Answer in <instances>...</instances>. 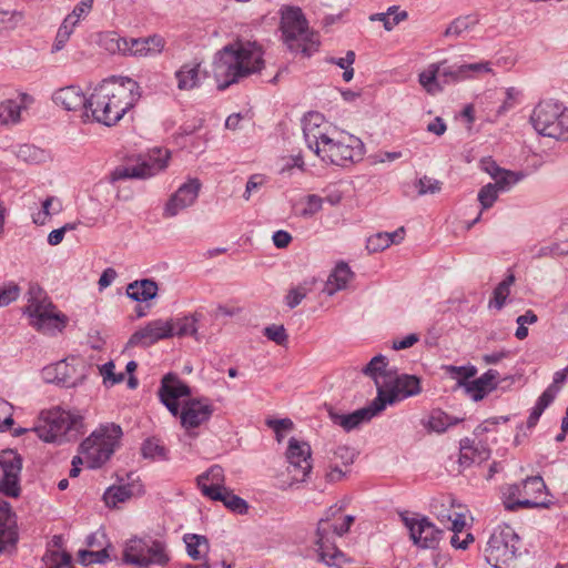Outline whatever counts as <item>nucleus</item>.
I'll return each instance as SVG.
<instances>
[{"instance_id":"obj_1","label":"nucleus","mask_w":568,"mask_h":568,"mask_svg":"<svg viewBox=\"0 0 568 568\" xmlns=\"http://www.w3.org/2000/svg\"><path fill=\"white\" fill-rule=\"evenodd\" d=\"M141 98L140 85L128 77H113L94 88L87 101L83 113L91 120L106 126L118 123Z\"/></svg>"},{"instance_id":"obj_2","label":"nucleus","mask_w":568,"mask_h":568,"mask_svg":"<svg viewBox=\"0 0 568 568\" xmlns=\"http://www.w3.org/2000/svg\"><path fill=\"white\" fill-rule=\"evenodd\" d=\"M264 68L263 51L255 42L237 41L221 50L213 65L214 78L220 90L260 72Z\"/></svg>"},{"instance_id":"obj_3","label":"nucleus","mask_w":568,"mask_h":568,"mask_svg":"<svg viewBox=\"0 0 568 568\" xmlns=\"http://www.w3.org/2000/svg\"><path fill=\"white\" fill-rule=\"evenodd\" d=\"M530 123L544 136L568 140V109L557 101H540L530 114Z\"/></svg>"},{"instance_id":"obj_4","label":"nucleus","mask_w":568,"mask_h":568,"mask_svg":"<svg viewBox=\"0 0 568 568\" xmlns=\"http://www.w3.org/2000/svg\"><path fill=\"white\" fill-rule=\"evenodd\" d=\"M26 313L31 318V325L44 333L62 331L68 321L65 315L57 311L39 285L29 287Z\"/></svg>"},{"instance_id":"obj_5","label":"nucleus","mask_w":568,"mask_h":568,"mask_svg":"<svg viewBox=\"0 0 568 568\" xmlns=\"http://www.w3.org/2000/svg\"><path fill=\"white\" fill-rule=\"evenodd\" d=\"M122 435L121 426L111 423L100 426V428L84 439L80 445V449L89 467L97 468L109 460L115 447L119 446Z\"/></svg>"},{"instance_id":"obj_6","label":"nucleus","mask_w":568,"mask_h":568,"mask_svg":"<svg viewBox=\"0 0 568 568\" xmlns=\"http://www.w3.org/2000/svg\"><path fill=\"white\" fill-rule=\"evenodd\" d=\"M281 30L285 43L292 51L310 57L318 47V37L310 32L306 20L298 8H290L282 14Z\"/></svg>"},{"instance_id":"obj_7","label":"nucleus","mask_w":568,"mask_h":568,"mask_svg":"<svg viewBox=\"0 0 568 568\" xmlns=\"http://www.w3.org/2000/svg\"><path fill=\"white\" fill-rule=\"evenodd\" d=\"M82 427L81 417L61 408L47 413L42 423L34 428L38 437L48 443H64L74 439Z\"/></svg>"},{"instance_id":"obj_8","label":"nucleus","mask_w":568,"mask_h":568,"mask_svg":"<svg viewBox=\"0 0 568 568\" xmlns=\"http://www.w3.org/2000/svg\"><path fill=\"white\" fill-rule=\"evenodd\" d=\"M362 140L342 129L322 145L317 156L325 163L345 166L362 160L364 155Z\"/></svg>"},{"instance_id":"obj_9","label":"nucleus","mask_w":568,"mask_h":568,"mask_svg":"<svg viewBox=\"0 0 568 568\" xmlns=\"http://www.w3.org/2000/svg\"><path fill=\"white\" fill-rule=\"evenodd\" d=\"M224 483V470L219 465H213L206 473L197 477V486L203 496L212 500L222 501L232 511L239 514L246 513V501L234 495L232 490L225 487Z\"/></svg>"},{"instance_id":"obj_10","label":"nucleus","mask_w":568,"mask_h":568,"mask_svg":"<svg viewBox=\"0 0 568 568\" xmlns=\"http://www.w3.org/2000/svg\"><path fill=\"white\" fill-rule=\"evenodd\" d=\"M464 82L463 63L450 64L447 59L429 63L418 73V83L430 95L444 91L449 84Z\"/></svg>"},{"instance_id":"obj_11","label":"nucleus","mask_w":568,"mask_h":568,"mask_svg":"<svg viewBox=\"0 0 568 568\" xmlns=\"http://www.w3.org/2000/svg\"><path fill=\"white\" fill-rule=\"evenodd\" d=\"M519 538L510 526L494 529L486 547V559L494 568H504L514 560Z\"/></svg>"},{"instance_id":"obj_12","label":"nucleus","mask_w":568,"mask_h":568,"mask_svg":"<svg viewBox=\"0 0 568 568\" xmlns=\"http://www.w3.org/2000/svg\"><path fill=\"white\" fill-rule=\"evenodd\" d=\"M400 519L408 530L413 545L422 549H435L443 537L439 529L430 519L420 514L404 513Z\"/></svg>"},{"instance_id":"obj_13","label":"nucleus","mask_w":568,"mask_h":568,"mask_svg":"<svg viewBox=\"0 0 568 568\" xmlns=\"http://www.w3.org/2000/svg\"><path fill=\"white\" fill-rule=\"evenodd\" d=\"M123 561L125 564L139 567H148L149 565H163L168 561V556L160 541L151 538H132L123 550Z\"/></svg>"},{"instance_id":"obj_14","label":"nucleus","mask_w":568,"mask_h":568,"mask_svg":"<svg viewBox=\"0 0 568 568\" xmlns=\"http://www.w3.org/2000/svg\"><path fill=\"white\" fill-rule=\"evenodd\" d=\"M213 414V406L209 398H189L183 402L180 409V425L191 438L199 435L197 429L209 422Z\"/></svg>"},{"instance_id":"obj_15","label":"nucleus","mask_w":568,"mask_h":568,"mask_svg":"<svg viewBox=\"0 0 568 568\" xmlns=\"http://www.w3.org/2000/svg\"><path fill=\"white\" fill-rule=\"evenodd\" d=\"M339 128L328 122L320 112H308L303 119V133L306 144L316 155L322 145L337 133Z\"/></svg>"},{"instance_id":"obj_16","label":"nucleus","mask_w":568,"mask_h":568,"mask_svg":"<svg viewBox=\"0 0 568 568\" xmlns=\"http://www.w3.org/2000/svg\"><path fill=\"white\" fill-rule=\"evenodd\" d=\"M287 471L292 483H303L313 468L311 446L303 440L292 437L286 450Z\"/></svg>"},{"instance_id":"obj_17","label":"nucleus","mask_w":568,"mask_h":568,"mask_svg":"<svg viewBox=\"0 0 568 568\" xmlns=\"http://www.w3.org/2000/svg\"><path fill=\"white\" fill-rule=\"evenodd\" d=\"M21 456L12 449L0 452V493L17 498L21 493Z\"/></svg>"},{"instance_id":"obj_18","label":"nucleus","mask_w":568,"mask_h":568,"mask_svg":"<svg viewBox=\"0 0 568 568\" xmlns=\"http://www.w3.org/2000/svg\"><path fill=\"white\" fill-rule=\"evenodd\" d=\"M169 151L163 149L153 150L149 160L140 163L116 168L112 173L113 180L146 179L155 175L168 165Z\"/></svg>"},{"instance_id":"obj_19","label":"nucleus","mask_w":568,"mask_h":568,"mask_svg":"<svg viewBox=\"0 0 568 568\" xmlns=\"http://www.w3.org/2000/svg\"><path fill=\"white\" fill-rule=\"evenodd\" d=\"M420 393V381L414 375H392L385 389L379 388L375 398H381L383 410L387 405H393L402 399Z\"/></svg>"},{"instance_id":"obj_20","label":"nucleus","mask_w":568,"mask_h":568,"mask_svg":"<svg viewBox=\"0 0 568 568\" xmlns=\"http://www.w3.org/2000/svg\"><path fill=\"white\" fill-rule=\"evenodd\" d=\"M432 511L442 524H450V527L465 529L469 510L467 506L456 501L452 496H442L430 504Z\"/></svg>"},{"instance_id":"obj_21","label":"nucleus","mask_w":568,"mask_h":568,"mask_svg":"<svg viewBox=\"0 0 568 568\" xmlns=\"http://www.w3.org/2000/svg\"><path fill=\"white\" fill-rule=\"evenodd\" d=\"M164 47L163 39L158 36L139 39H111L108 50H118L124 55L149 57L160 53Z\"/></svg>"},{"instance_id":"obj_22","label":"nucleus","mask_w":568,"mask_h":568,"mask_svg":"<svg viewBox=\"0 0 568 568\" xmlns=\"http://www.w3.org/2000/svg\"><path fill=\"white\" fill-rule=\"evenodd\" d=\"M172 320H154L133 333L128 342L130 346L149 347L173 335Z\"/></svg>"},{"instance_id":"obj_23","label":"nucleus","mask_w":568,"mask_h":568,"mask_svg":"<svg viewBox=\"0 0 568 568\" xmlns=\"http://www.w3.org/2000/svg\"><path fill=\"white\" fill-rule=\"evenodd\" d=\"M42 378L45 383L57 384L62 387H77L85 379L84 373H78L73 364L67 359L48 365L42 369Z\"/></svg>"},{"instance_id":"obj_24","label":"nucleus","mask_w":568,"mask_h":568,"mask_svg":"<svg viewBox=\"0 0 568 568\" xmlns=\"http://www.w3.org/2000/svg\"><path fill=\"white\" fill-rule=\"evenodd\" d=\"M354 516L345 515L341 507H331L325 517L318 521L317 530L321 535V540L332 535L334 537H341L346 534L351 526L354 524Z\"/></svg>"},{"instance_id":"obj_25","label":"nucleus","mask_w":568,"mask_h":568,"mask_svg":"<svg viewBox=\"0 0 568 568\" xmlns=\"http://www.w3.org/2000/svg\"><path fill=\"white\" fill-rule=\"evenodd\" d=\"M383 412L381 398L374 400L366 407L359 408L349 414L331 413V419L344 430L351 432L364 423L369 422L374 416Z\"/></svg>"},{"instance_id":"obj_26","label":"nucleus","mask_w":568,"mask_h":568,"mask_svg":"<svg viewBox=\"0 0 568 568\" xmlns=\"http://www.w3.org/2000/svg\"><path fill=\"white\" fill-rule=\"evenodd\" d=\"M520 504L523 508H547L550 501L547 499V487L540 476L528 477L521 484Z\"/></svg>"},{"instance_id":"obj_27","label":"nucleus","mask_w":568,"mask_h":568,"mask_svg":"<svg viewBox=\"0 0 568 568\" xmlns=\"http://www.w3.org/2000/svg\"><path fill=\"white\" fill-rule=\"evenodd\" d=\"M18 541L16 515L8 501L0 500V552Z\"/></svg>"},{"instance_id":"obj_28","label":"nucleus","mask_w":568,"mask_h":568,"mask_svg":"<svg viewBox=\"0 0 568 568\" xmlns=\"http://www.w3.org/2000/svg\"><path fill=\"white\" fill-rule=\"evenodd\" d=\"M203 59L194 57L180 68V90L199 88L206 78V71L201 68Z\"/></svg>"},{"instance_id":"obj_29","label":"nucleus","mask_w":568,"mask_h":568,"mask_svg":"<svg viewBox=\"0 0 568 568\" xmlns=\"http://www.w3.org/2000/svg\"><path fill=\"white\" fill-rule=\"evenodd\" d=\"M499 373L496 369H488L480 377L467 383V394L475 400H481L487 394L496 389Z\"/></svg>"},{"instance_id":"obj_30","label":"nucleus","mask_w":568,"mask_h":568,"mask_svg":"<svg viewBox=\"0 0 568 568\" xmlns=\"http://www.w3.org/2000/svg\"><path fill=\"white\" fill-rule=\"evenodd\" d=\"M55 104L61 105L68 111L87 110L88 98L84 97L80 88L70 85L55 91L53 95Z\"/></svg>"},{"instance_id":"obj_31","label":"nucleus","mask_w":568,"mask_h":568,"mask_svg":"<svg viewBox=\"0 0 568 568\" xmlns=\"http://www.w3.org/2000/svg\"><path fill=\"white\" fill-rule=\"evenodd\" d=\"M490 452L484 445L475 444L469 438L460 440L458 463L467 468L473 464H481L489 458Z\"/></svg>"},{"instance_id":"obj_32","label":"nucleus","mask_w":568,"mask_h":568,"mask_svg":"<svg viewBox=\"0 0 568 568\" xmlns=\"http://www.w3.org/2000/svg\"><path fill=\"white\" fill-rule=\"evenodd\" d=\"M387 366L388 363L386 357L383 355H376L362 369L365 376H368L374 381L377 393L379 392V388L385 389L389 384L393 373L388 371Z\"/></svg>"},{"instance_id":"obj_33","label":"nucleus","mask_w":568,"mask_h":568,"mask_svg":"<svg viewBox=\"0 0 568 568\" xmlns=\"http://www.w3.org/2000/svg\"><path fill=\"white\" fill-rule=\"evenodd\" d=\"M158 396L170 413L178 417V375L175 373L171 372L163 376Z\"/></svg>"},{"instance_id":"obj_34","label":"nucleus","mask_w":568,"mask_h":568,"mask_svg":"<svg viewBox=\"0 0 568 568\" xmlns=\"http://www.w3.org/2000/svg\"><path fill=\"white\" fill-rule=\"evenodd\" d=\"M317 539H316V546H317V554L320 557V560L325 562L328 566H339L342 562L345 561V555L337 549V547L334 544V536L327 535L324 540H321V535L318 531L316 532Z\"/></svg>"},{"instance_id":"obj_35","label":"nucleus","mask_w":568,"mask_h":568,"mask_svg":"<svg viewBox=\"0 0 568 568\" xmlns=\"http://www.w3.org/2000/svg\"><path fill=\"white\" fill-rule=\"evenodd\" d=\"M158 284L151 278L136 280L128 284L126 295L135 302H148L158 295Z\"/></svg>"},{"instance_id":"obj_36","label":"nucleus","mask_w":568,"mask_h":568,"mask_svg":"<svg viewBox=\"0 0 568 568\" xmlns=\"http://www.w3.org/2000/svg\"><path fill=\"white\" fill-rule=\"evenodd\" d=\"M353 278V272L345 263H339L329 274L325 286L324 292L332 296L336 292L344 290L347 287V284Z\"/></svg>"},{"instance_id":"obj_37","label":"nucleus","mask_w":568,"mask_h":568,"mask_svg":"<svg viewBox=\"0 0 568 568\" xmlns=\"http://www.w3.org/2000/svg\"><path fill=\"white\" fill-rule=\"evenodd\" d=\"M185 551L193 560H201L206 557L210 546L206 537L196 534H185L183 536Z\"/></svg>"},{"instance_id":"obj_38","label":"nucleus","mask_w":568,"mask_h":568,"mask_svg":"<svg viewBox=\"0 0 568 568\" xmlns=\"http://www.w3.org/2000/svg\"><path fill=\"white\" fill-rule=\"evenodd\" d=\"M515 283V275L509 273L494 290L489 300L488 307L500 311L510 294V288Z\"/></svg>"},{"instance_id":"obj_39","label":"nucleus","mask_w":568,"mask_h":568,"mask_svg":"<svg viewBox=\"0 0 568 568\" xmlns=\"http://www.w3.org/2000/svg\"><path fill=\"white\" fill-rule=\"evenodd\" d=\"M477 23L478 20L471 16L457 17L447 26L444 37L457 39L473 30Z\"/></svg>"},{"instance_id":"obj_40","label":"nucleus","mask_w":568,"mask_h":568,"mask_svg":"<svg viewBox=\"0 0 568 568\" xmlns=\"http://www.w3.org/2000/svg\"><path fill=\"white\" fill-rule=\"evenodd\" d=\"M462 419L449 416L443 410H434L430 413L425 427L430 432L444 433L449 427L457 425Z\"/></svg>"},{"instance_id":"obj_41","label":"nucleus","mask_w":568,"mask_h":568,"mask_svg":"<svg viewBox=\"0 0 568 568\" xmlns=\"http://www.w3.org/2000/svg\"><path fill=\"white\" fill-rule=\"evenodd\" d=\"M202 183L196 178H190L180 186V209L192 206L199 196Z\"/></svg>"},{"instance_id":"obj_42","label":"nucleus","mask_w":568,"mask_h":568,"mask_svg":"<svg viewBox=\"0 0 568 568\" xmlns=\"http://www.w3.org/2000/svg\"><path fill=\"white\" fill-rule=\"evenodd\" d=\"M132 496L129 485L111 486L103 494V500L108 507H116L121 503H125Z\"/></svg>"},{"instance_id":"obj_43","label":"nucleus","mask_w":568,"mask_h":568,"mask_svg":"<svg viewBox=\"0 0 568 568\" xmlns=\"http://www.w3.org/2000/svg\"><path fill=\"white\" fill-rule=\"evenodd\" d=\"M464 81H470L483 78L485 74H495L490 61H478L474 63H463Z\"/></svg>"},{"instance_id":"obj_44","label":"nucleus","mask_w":568,"mask_h":568,"mask_svg":"<svg viewBox=\"0 0 568 568\" xmlns=\"http://www.w3.org/2000/svg\"><path fill=\"white\" fill-rule=\"evenodd\" d=\"M42 568H73L72 557L65 551L48 550L43 558Z\"/></svg>"},{"instance_id":"obj_45","label":"nucleus","mask_w":568,"mask_h":568,"mask_svg":"<svg viewBox=\"0 0 568 568\" xmlns=\"http://www.w3.org/2000/svg\"><path fill=\"white\" fill-rule=\"evenodd\" d=\"M144 458L166 459L168 449L158 437H150L144 440L141 447Z\"/></svg>"},{"instance_id":"obj_46","label":"nucleus","mask_w":568,"mask_h":568,"mask_svg":"<svg viewBox=\"0 0 568 568\" xmlns=\"http://www.w3.org/2000/svg\"><path fill=\"white\" fill-rule=\"evenodd\" d=\"M503 505L507 510L515 511L521 507V486L518 484L508 485L503 489Z\"/></svg>"},{"instance_id":"obj_47","label":"nucleus","mask_w":568,"mask_h":568,"mask_svg":"<svg viewBox=\"0 0 568 568\" xmlns=\"http://www.w3.org/2000/svg\"><path fill=\"white\" fill-rule=\"evenodd\" d=\"M203 315L201 313H193L190 316L180 318V337L184 335L193 336L197 342L202 339L199 334V323Z\"/></svg>"},{"instance_id":"obj_48","label":"nucleus","mask_w":568,"mask_h":568,"mask_svg":"<svg viewBox=\"0 0 568 568\" xmlns=\"http://www.w3.org/2000/svg\"><path fill=\"white\" fill-rule=\"evenodd\" d=\"M23 14L17 10H0V34L14 30L22 21Z\"/></svg>"},{"instance_id":"obj_49","label":"nucleus","mask_w":568,"mask_h":568,"mask_svg":"<svg viewBox=\"0 0 568 568\" xmlns=\"http://www.w3.org/2000/svg\"><path fill=\"white\" fill-rule=\"evenodd\" d=\"M75 26H72L71 18H67L63 20L62 24L60 26L53 45H52V53L58 52L62 50L67 42L69 41L71 34L73 33V29Z\"/></svg>"},{"instance_id":"obj_50","label":"nucleus","mask_w":568,"mask_h":568,"mask_svg":"<svg viewBox=\"0 0 568 568\" xmlns=\"http://www.w3.org/2000/svg\"><path fill=\"white\" fill-rule=\"evenodd\" d=\"M20 119V105L14 100H6L0 103V121L4 124L16 123Z\"/></svg>"},{"instance_id":"obj_51","label":"nucleus","mask_w":568,"mask_h":568,"mask_svg":"<svg viewBox=\"0 0 568 568\" xmlns=\"http://www.w3.org/2000/svg\"><path fill=\"white\" fill-rule=\"evenodd\" d=\"M115 365L112 361L99 366V373L103 378V385L106 387H112L116 384H120L124 381V374L114 373Z\"/></svg>"},{"instance_id":"obj_52","label":"nucleus","mask_w":568,"mask_h":568,"mask_svg":"<svg viewBox=\"0 0 568 568\" xmlns=\"http://www.w3.org/2000/svg\"><path fill=\"white\" fill-rule=\"evenodd\" d=\"M354 458H355L354 450L347 446L341 445V446H337L332 452L329 462L336 463L338 465H342L345 468H348L354 463Z\"/></svg>"},{"instance_id":"obj_53","label":"nucleus","mask_w":568,"mask_h":568,"mask_svg":"<svg viewBox=\"0 0 568 568\" xmlns=\"http://www.w3.org/2000/svg\"><path fill=\"white\" fill-rule=\"evenodd\" d=\"M453 531V536L450 537V545L455 549L466 550L468 547L475 541V538L471 532H465V529H456L455 527H449Z\"/></svg>"},{"instance_id":"obj_54","label":"nucleus","mask_w":568,"mask_h":568,"mask_svg":"<svg viewBox=\"0 0 568 568\" xmlns=\"http://www.w3.org/2000/svg\"><path fill=\"white\" fill-rule=\"evenodd\" d=\"M108 547L93 551V550H80L79 560L83 565L91 564H104L109 559Z\"/></svg>"},{"instance_id":"obj_55","label":"nucleus","mask_w":568,"mask_h":568,"mask_svg":"<svg viewBox=\"0 0 568 568\" xmlns=\"http://www.w3.org/2000/svg\"><path fill=\"white\" fill-rule=\"evenodd\" d=\"M493 180L495 181L493 185H496L498 192L508 191L519 181L518 176L514 172L504 169L497 175H495Z\"/></svg>"},{"instance_id":"obj_56","label":"nucleus","mask_w":568,"mask_h":568,"mask_svg":"<svg viewBox=\"0 0 568 568\" xmlns=\"http://www.w3.org/2000/svg\"><path fill=\"white\" fill-rule=\"evenodd\" d=\"M498 190L493 183L484 185L478 193V201L480 202L481 209L487 210L494 205L498 197Z\"/></svg>"},{"instance_id":"obj_57","label":"nucleus","mask_w":568,"mask_h":568,"mask_svg":"<svg viewBox=\"0 0 568 568\" xmlns=\"http://www.w3.org/2000/svg\"><path fill=\"white\" fill-rule=\"evenodd\" d=\"M416 187L419 195L436 194L442 190V182L424 175L416 182Z\"/></svg>"},{"instance_id":"obj_58","label":"nucleus","mask_w":568,"mask_h":568,"mask_svg":"<svg viewBox=\"0 0 568 568\" xmlns=\"http://www.w3.org/2000/svg\"><path fill=\"white\" fill-rule=\"evenodd\" d=\"M390 245L392 240H389L388 232H381L368 237L366 247L369 252L376 253L386 250Z\"/></svg>"},{"instance_id":"obj_59","label":"nucleus","mask_w":568,"mask_h":568,"mask_svg":"<svg viewBox=\"0 0 568 568\" xmlns=\"http://www.w3.org/2000/svg\"><path fill=\"white\" fill-rule=\"evenodd\" d=\"M19 295L20 287L18 284L9 283L8 285L0 286V307L14 302Z\"/></svg>"},{"instance_id":"obj_60","label":"nucleus","mask_w":568,"mask_h":568,"mask_svg":"<svg viewBox=\"0 0 568 568\" xmlns=\"http://www.w3.org/2000/svg\"><path fill=\"white\" fill-rule=\"evenodd\" d=\"M307 293L308 288L304 285H298L296 287L291 288L285 296L286 305L290 308H295L306 297Z\"/></svg>"},{"instance_id":"obj_61","label":"nucleus","mask_w":568,"mask_h":568,"mask_svg":"<svg viewBox=\"0 0 568 568\" xmlns=\"http://www.w3.org/2000/svg\"><path fill=\"white\" fill-rule=\"evenodd\" d=\"M348 471L349 467L345 468L342 465L328 462L327 470L325 473V479L332 484L338 483L346 478Z\"/></svg>"},{"instance_id":"obj_62","label":"nucleus","mask_w":568,"mask_h":568,"mask_svg":"<svg viewBox=\"0 0 568 568\" xmlns=\"http://www.w3.org/2000/svg\"><path fill=\"white\" fill-rule=\"evenodd\" d=\"M264 335L281 346L285 345L288 338L283 325H271L265 327Z\"/></svg>"},{"instance_id":"obj_63","label":"nucleus","mask_w":568,"mask_h":568,"mask_svg":"<svg viewBox=\"0 0 568 568\" xmlns=\"http://www.w3.org/2000/svg\"><path fill=\"white\" fill-rule=\"evenodd\" d=\"M323 205V199L318 195L311 194L306 197L304 207L301 212L303 216H313L321 211Z\"/></svg>"},{"instance_id":"obj_64","label":"nucleus","mask_w":568,"mask_h":568,"mask_svg":"<svg viewBox=\"0 0 568 568\" xmlns=\"http://www.w3.org/2000/svg\"><path fill=\"white\" fill-rule=\"evenodd\" d=\"M18 156L28 162H39L43 158V152L33 145L24 144L20 146Z\"/></svg>"}]
</instances>
